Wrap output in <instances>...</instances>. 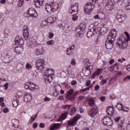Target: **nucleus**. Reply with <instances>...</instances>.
<instances>
[{"instance_id": "1", "label": "nucleus", "mask_w": 130, "mask_h": 130, "mask_svg": "<svg viewBox=\"0 0 130 130\" xmlns=\"http://www.w3.org/2000/svg\"><path fill=\"white\" fill-rule=\"evenodd\" d=\"M117 33L116 29H113L111 31V32L108 36V40L105 42L107 49H112L113 48V44H114L113 41H114L116 37Z\"/></svg>"}, {"instance_id": "2", "label": "nucleus", "mask_w": 130, "mask_h": 130, "mask_svg": "<svg viewBox=\"0 0 130 130\" xmlns=\"http://www.w3.org/2000/svg\"><path fill=\"white\" fill-rule=\"evenodd\" d=\"M92 2L94 3V6H98V7H100L101 4L103 3V0H92ZM94 5L90 2H88L85 4L84 7V12L85 14L87 15H90L91 12L93 11V8H94Z\"/></svg>"}, {"instance_id": "3", "label": "nucleus", "mask_w": 130, "mask_h": 130, "mask_svg": "<svg viewBox=\"0 0 130 130\" xmlns=\"http://www.w3.org/2000/svg\"><path fill=\"white\" fill-rule=\"evenodd\" d=\"M126 33L127 39L124 37L120 38L117 44V45H118V46L121 48V49L125 48L126 46H127L126 43L130 41L129 35L127 32Z\"/></svg>"}, {"instance_id": "4", "label": "nucleus", "mask_w": 130, "mask_h": 130, "mask_svg": "<svg viewBox=\"0 0 130 130\" xmlns=\"http://www.w3.org/2000/svg\"><path fill=\"white\" fill-rule=\"evenodd\" d=\"M44 62H45V61L43 58L39 59L36 61V68L40 73H43L46 69L44 66Z\"/></svg>"}, {"instance_id": "5", "label": "nucleus", "mask_w": 130, "mask_h": 130, "mask_svg": "<svg viewBox=\"0 0 130 130\" xmlns=\"http://www.w3.org/2000/svg\"><path fill=\"white\" fill-rule=\"evenodd\" d=\"M85 28H86V25L84 24H81L80 26L76 28V31L77 33V36H78V37H82V36H83V33H84Z\"/></svg>"}, {"instance_id": "6", "label": "nucleus", "mask_w": 130, "mask_h": 130, "mask_svg": "<svg viewBox=\"0 0 130 130\" xmlns=\"http://www.w3.org/2000/svg\"><path fill=\"white\" fill-rule=\"evenodd\" d=\"M102 121L104 125H107L108 126H111L113 123L112 120H111V118L108 116L104 117Z\"/></svg>"}, {"instance_id": "7", "label": "nucleus", "mask_w": 130, "mask_h": 130, "mask_svg": "<svg viewBox=\"0 0 130 130\" xmlns=\"http://www.w3.org/2000/svg\"><path fill=\"white\" fill-rule=\"evenodd\" d=\"M105 9L107 11H112L114 9V1L113 0H109L106 3Z\"/></svg>"}, {"instance_id": "8", "label": "nucleus", "mask_w": 130, "mask_h": 130, "mask_svg": "<svg viewBox=\"0 0 130 130\" xmlns=\"http://www.w3.org/2000/svg\"><path fill=\"white\" fill-rule=\"evenodd\" d=\"M27 15L29 17H33V18H38V13L37 11L34 8H29L28 12H27Z\"/></svg>"}, {"instance_id": "9", "label": "nucleus", "mask_w": 130, "mask_h": 130, "mask_svg": "<svg viewBox=\"0 0 130 130\" xmlns=\"http://www.w3.org/2000/svg\"><path fill=\"white\" fill-rule=\"evenodd\" d=\"M84 63L86 69V71L88 73V75L86 76H89V75L91 74V67H92V64L90 63V61H89V59H84Z\"/></svg>"}, {"instance_id": "10", "label": "nucleus", "mask_w": 130, "mask_h": 130, "mask_svg": "<svg viewBox=\"0 0 130 130\" xmlns=\"http://www.w3.org/2000/svg\"><path fill=\"white\" fill-rule=\"evenodd\" d=\"M80 117L81 115L79 114L76 115L75 117L68 121V124L69 125H75V124H76V122L78 121V119H80Z\"/></svg>"}, {"instance_id": "11", "label": "nucleus", "mask_w": 130, "mask_h": 130, "mask_svg": "<svg viewBox=\"0 0 130 130\" xmlns=\"http://www.w3.org/2000/svg\"><path fill=\"white\" fill-rule=\"evenodd\" d=\"M78 8H79V5L77 3H75L74 5L71 6V9L69 10V13L70 15L75 14L78 12Z\"/></svg>"}, {"instance_id": "12", "label": "nucleus", "mask_w": 130, "mask_h": 130, "mask_svg": "<svg viewBox=\"0 0 130 130\" xmlns=\"http://www.w3.org/2000/svg\"><path fill=\"white\" fill-rule=\"evenodd\" d=\"M23 36L25 40H29V27L27 25L24 26Z\"/></svg>"}, {"instance_id": "13", "label": "nucleus", "mask_w": 130, "mask_h": 130, "mask_svg": "<svg viewBox=\"0 0 130 130\" xmlns=\"http://www.w3.org/2000/svg\"><path fill=\"white\" fill-rule=\"evenodd\" d=\"M88 113L91 117H94L97 113H98V108L94 107L88 111Z\"/></svg>"}, {"instance_id": "14", "label": "nucleus", "mask_w": 130, "mask_h": 130, "mask_svg": "<svg viewBox=\"0 0 130 130\" xmlns=\"http://www.w3.org/2000/svg\"><path fill=\"white\" fill-rule=\"evenodd\" d=\"M74 92L75 91L73 88L68 90L67 93L66 100H73V95Z\"/></svg>"}, {"instance_id": "15", "label": "nucleus", "mask_w": 130, "mask_h": 130, "mask_svg": "<svg viewBox=\"0 0 130 130\" xmlns=\"http://www.w3.org/2000/svg\"><path fill=\"white\" fill-rule=\"evenodd\" d=\"M15 44L16 45H23L24 44V40L21 36H17L15 39Z\"/></svg>"}, {"instance_id": "16", "label": "nucleus", "mask_w": 130, "mask_h": 130, "mask_svg": "<svg viewBox=\"0 0 130 130\" xmlns=\"http://www.w3.org/2000/svg\"><path fill=\"white\" fill-rule=\"evenodd\" d=\"M45 52V49H44V47L41 46L37 48L36 50V55H43Z\"/></svg>"}, {"instance_id": "17", "label": "nucleus", "mask_w": 130, "mask_h": 130, "mask_svg": "<svg viewBox=\"0 0 130 130\" xmlns=\"http://www.w3.org/2000/svg\"><path fill=\"white\" fill-rule=\"evenodd\" d=\"M32 85H34V83L33 82H29L25 83V88L26 90H30L31 91H34L35 89H36V87H32Z\"/></svg>"}, {"instance_id": "18", "label": "nucleus", "mask_w": 130, "mask_h": 130, "mask_svg": "<svg viewBox=\"0 0 130 130\" xmlns=\"http://www.w3.org/2000/svg\"><path fill=\"white\" fill-rule=\"evenodd\" d=\"M44 71H45V73L47 76L52 77V76L54 75V70H53V69L46 68Z\"/></svg>"}, {"instance_id": "19", "label": "nucleus", "mask_w": 130, "mask_h": 130, "mask_svg": "<svg viewBox=\"0 0 130 130\" xmlns=\"http://www.w3.org/2000/svg\"><path fill=\"white\" fill-rule=\"evenodd\" d=\"M116 19L119 23H121L125 19V16L122 15L120 12H118L116 15Z\"/></svg>"}, {"instance_id": "20", "label": "nucleus", "mask_w": 130, "mask_h": 130, "mask_svg": "<svg viewBox=\"0 0 130 130\" xmlns=\"http://www.w3.org/2000/svg\"><path fill=\"white\" fill-rule=\"evenodd\" d=\"M53 10V12H55L57 9H59V5L56 2H52L50 3Z\"/></svg>"}, {"instance_id": "21", "label": "nucleus", "mask_w": 130, "mask_h": 130, "mask_svg": "<svg viewBox=\"0 0 130 130\" xmlns=\"http://www.w3.org/2000/svg\"><path fill=\"white\" fill-rule=\"evenodd\" d=\"M12 60V55L10 54H7L4 57V62L5 63H9Z\"/></svg>"}, {"instance_id": "22", "label": "nucleus", "mask_w": 130, "mask_h": 130, "mask_svg": "<svg viewBox=\"0 0 130 130\" xmlns=\"http://www.w3.org/2000/svg\"><path fill=\"white\" fill-rule=\"evenodd\" d=\"M87 104L89 105V106H91V107H95L96 106L95 101L93 98H91L87 100Z\"/></svg>"}, {"instance_id": "23", "label": "nucleus", "mask_w": 130, "mask_h": 130, "mask_svg": "<svg viewBox=\"0 0 130 130\" xmlns=\"http://www.w3.org/2000/svg\"><path fill=\"white\" fill-rule=\"evenodd\" d=\"M35 5L37 8H40V6L42 7L43 6V3H44V0H34Z\"/></svg>"}, {"instance_id": "24", "label": "nucleus", "mask_w": 130, "mask_h": 130, "mask_svg": "<svg viewBox=\"0 0 130 130\" xmlns=\"http://www.w3.org/2000/svg\"><path fill=\"white\" fill-rule=\"evenodd\" d=\"M45 6H46V10L47 12H48L50 14H51V13H52V12H53V10L52 9V7L50 3H47Z\"/></svg>"}, {"instance_id": "25", "label": "nucleus", "mask_w": 130, "mask_h": 130, "mask_svg": "<svg viewBox=\"0 0 130 130\" xmlns=\"http://www.w3.org/2000/svg\"><path fill=\"white\" fill-rule=\"evenodd\" d=\"M31 99H32V95L28 93H26L24 96V101L25 102H29L31 101Z\"/></svg>"}, {"instance_id": "26", "label": "nucleus", "mask_w": 130, "mask_h": 130, "mask_svg": "<svg viewBox=\"0 0 130 130\" xmlns=\"http://www.w3.org/2000/svg\"><path fill=\"white\" fill-rule=\"evenodd\" d=\"M60 127V123H53L52 125H50V130H54L57 129V128H59Z\"/></svg>"}, {"instance_id": "27", "label": "nucleus", "mask_w": 130, "mask_h": 130, "mask_svg": "<svg viewBox=\"0 0 130 130\" xmlns=\"http://www.w3.org/2000/svg\"><path fill=\"white\" fill-rule=\"evenodd\" d=\"M69 114V112H65L64 113L62 114L61 116L59 117L58 121H61V120H63V119H66L67 118V115Z\"/></svg>"}, {"instance_id": "28", "label": "nucleus", "mask_w": 130, "mask_h": 130, "mask_svg": "<svg viewBox=\"0 0 130 130\" xmlns=\"http://www.w3.org/2000/svg\"><path fill=\"white\" fill-rule=\"evenodd\" d=\"M108 31V28H106V27H103L100 28L99 32H100V33L102 34V35H105V34L107 33Z\"/></svg>"}, {"instance_id": "29", "label": "nucleus", "mask_w": 130, "mask_h": 130, "mask_svg": "<svg viewBox=\"0 0 130 130\" xmlns=\"http://www.w3.org/2000/svg\"><path fill=\"white\" fill-rule=\"evenodd\" d=\"M103 71V69H98L94 73H93V74L92 75L93 78H95L96 76H99V75H101V74L102 73Z\"/></svg>"}, {"instance_id": "30", "label": "nucleus", "mask_w": 130, "mask_h": 130, "mask_svg": "<svg viewBox=\"0 0 130 130\" xmlns=\"http://www.w3.org/2000/svg\"><path fill=\"white\" fill-rule=\"evenodd\" d=\"M107 112L108 115H111V116H112L113 114H114V111H113V109L111 108V107H109V108H108L107 109Z\"/></svg>"}, {"instance_id": "31", "label": "nucleus", "mask_w": 130, "mask_h": 130, "mask_svg": "<svg viewBox=\"0 0 130 130\" xmlns=\"http://www.w3.org/2000/svg\"><path fill=\"white\" fill-rule=\"evenodd\" d=\"M14 51L17 53V54H21L22 53V51H23V49L21 47H18L14 49Z\"/></svg>"}, {"instance_id": "32", "label": "nucleus", "mask_w": 130, "mask_h": 130, "mask_svg": "<svg viewBox=\"0 0 130 130\" xmlns=\"http://www.w3.org/2000/svg\"><path fill=\"white\" fill-rule=\"evenodd\" d=\"M19 122H20V121L18 119H14L12 120V123L15 127H19Z\"/></svg>"}, {"instance_id": "33", "label": "nucleus", "mask_w": 130, "mask_h": 130, "mask_svg": "<svg viewBox=\"0 0 130 130\" xmlns=\"http://www.w3.org/2000/svg\"><path fill=\"white\" fill-rule=\"evenodd\" d=\"M49 24H48V22H47V20H44L43 21H42L41 23V26L43 28H44V27H46L47 26H48Z\"/></svg>"}, {"instance_id": "34", "label": "nucleus", "mask_w": 130, "mask_h": 130, "mask_svg": "<svg viewBox=\"0 0 130 130\" xmlns=\"http://www.w3.org/2000/svg\"><path fill=\"white\" fill-rule=\"evenodd\" d=\"M77 110H78L77 108H76V107L72 108L71 109V111H70V114L71 115H74V114H76V112Z\"/></svg>"}, {"instance_id": "35", "label": "nucleus", "mask_w": 130, "mask_h": 130, "mask_svg": "<svg viewBox=\"0 0 130 130\" xmlns=\"http://www.w3.org/2000/svg\"><path fill=\"white\" fill-rule=\"evenodd\" d=\"M72 108V105H66L62 106V109H64L65 110H70Z\"/></svg>"}, {"instance_id": "36", "label": "nucleus", "mask_w": 130, "mask_h": 130, "mask_svg": "<svg viewBox=\"0 0 130 130\" xmlns=\"http://www.w3.org/2000/svg\"><path fill=\"white\" fill-rule=\"evenodd\" d=\"M77 14H78L77 12H76V13H73L72 14H71V16H72L73 21H77V19L78 18V15H77Z\"/></svg>"}, {"instance_id": "37", "label": "nucleus", "mask_w": 130, "mask_h": 130, "mask_svg": "<svg viewBox=\"0 0 130 130\" xmlns=\"http://www.w3.org/2000/svg\"><path fill=\"white\" fill-rule=\"evenodd\" d=\"M46 21L48 22V24L50 25V24L53 23V17H49L47 19Z\"/></svg>"}, {"instance_id": "38", "label": "nucleus", "mask_w": 130, "mask_h": 130, "mask_svg": "<svg viewBox=\"0 0 130 130\" xmlns=\"http://www.w3.org/2000/svg\"><path fill=\"white\" fill-rule=\"evenodd\" d=\"M107 81H108V78H106L105 79H102V81L100 82V85L101 86H104L107 83Z\"/></svg>"}, {"instance_id": "39", "label": "nucleus", "mask_w": 130, "mask_h": 130, "mask_svg": "<svg viewBox=\"0 0 130 130\" xmlns=\"http://www.w3.org/2000/svg\"><path fill=\"white\" fill-rule=\"evenodd\" d=\"M92 35H94L93 32L91 29H89L87 33V37H88V38H91Z\"/></svg>"}, {"instance_id": "40", "label": "nucleus", "mask_w": 130, "mask_h": 130, "mask_svg": "<svg viewBox=\"0 0 130 130\" xmlns=\"http://www.w3.org/2000/svg\"><path fill=\"white\" fill-rule=\"evenodd\" d=\"M67 72L69 76H72L74 74V71H73V69L71 68H68Z\"/></svg>"}, {"instance_id": "41", "label": "nucleus", "mask_w": 130, "mask_h": 130, "mask_svg": "<svg viewBox=\"0 0 130 130\" xmlns=\"http://www.w3.org/2000/svg\"><path fill=\"white\" fill-rule=\"evenodd\" d=\"M100 28H98L96 26H94L93 28V35H96L97 34V32H99Z\"/></svg>"}, {"instance_id": "42", "label": "nucleus", "mask_w": 130, "mask_h": 130, "mask_svg": "<svg viewBox=\"0 0 130 130\" xmlns=\"http://www.w3.org/2000/svg\"><path fill=\"white\" fill-rule=\"evenodd\" d=\"M45 81L47 83H50L52 81V76H47V78H45Z\"/></svg>"}, {"instance_id": "43", "label": "nucleus", "mask_w": 130, "mask_h": 130, "mask_svg": "<svg viewBox=\"0 0 130 130\" xmlns=\"http://www.w3.org/2000/svg\"><path fill=\"white\" fill-rule=\"evenodd\" d=\"M23 5H24V0H18L17 6L21 7L23 6Z\"/></svg>"}, {"instance_id": "44", "label": "nucleus", "mask_w": 130, "mask_h": 130, "mask_svg": "<svg viewBox=\"0 0 130 130\" xmlns=\"http://www.w3.org/2000/svg\"><path fill=\"white\" fill-rule=\"evenodd\" d=\"M13 106V107H18V105L19 104H18V101L17 100H14L12 102Z\"/></svg>"}, {"instance_id": "45", "label": "nucleus", "mask_w": 130, "mask_h": 130, "mask_svg": "<svg viewBox=\"0 0 130 130\" xmlns=\"http://www.w3.org/2000/svg\"><path fill=\"white\" fill-rule=\"evenodd\" d=\"M47 45H54V41L53 40H49L47 42Z\"/></svg>"}, {"instance_id": "46", "label": "nucleus", "mask_w": 130, "mask_h": 130, "mask_svg": "<svg viewBox=\"0 0 130 130\" xmlns=\"http://www.w3.org/2000/svg\"><path fill=\"white\" fill-rule=\"evenodd\" d=\"M114 68L116 71H118V66H117V63L114 64L112 67H111V69Z\"/></svg>"}, {"instance_id": "47", "label": "nucleus", "mask_w": 130, "mask_h": 130, "mask_svg": "<svg viewBox=\"0 0 130 130\" xmlns=\"http://www.w3.org/2000/svg\"><path fill=\"white\" fill-rule=\"evenodd\" d=\"M67 53L68 55H73V50H71L70 48H69L67 50Z\"/></svg>"}, {"instance_id": "48", "label": "nucleus", "mask_w": 130, "mask_h": 130, "mask_svg": "<svg viewBox=\"0 0 130 130\" xmlns=\"http://www.w3.org/2000/svg\"><path fill=\"white\" fill-rule=\"evenodd\" d=\"M79 91H76L75 92H74L73 93V95L72 96V100H74V99H75V98H76V96L77 95H79Z\"/></svg>"}, {"instance_id": "49", "label": "nucleus", "mask_w": 130, "mask_h": 130, "mask_svg": "<svg viewBox=\"0 0 130 130\" xmlns=\"http://www.w3.org/2000/svg\"><path fill=\"white\" fill-rule=\"evenodd\" d=\"M54 36V34L53 32H49L48 38H49V39H52Z\"/></svg>"}, {"instance_id": "50", "label": "nucleus", "mask_w": 130, "mask_h": 130, "mask_svg": "<svg viewBox=\"0 0 130 130\" xmlns=\"http://www.w3.org/2000/svg\"><path fill=\"white\" fill-rule=\"evenodd\" d=\"M36 119V118L34 116V115H32L31 117H30V119L29 120L30 123H32L33 121H34Z\"/></svg>"}, {"instance_id": "51", "label": "nucleus", "mask_w": 130, "mask_h": 130, "mask_svg": "<svg viewBox=\"0 0 130 130\" xmlns=\"http://www.w3.org/2000/svg\"><path fill=\"white\" fill-rule=\"evenodd\" d=\"M126 11H130V2L126 4Z\"/></svg>"}, {"instance_id": "52", "label": "nucleus", "mask_w": 130, "mask_h": 130, "mask_svg": "<svg viewBox=\"0 0 130 130\" xmlns=\"http://www.w3.org/2000/svg\"><path fill=\"white\" fill-rule=\"evenodd\" d=\"M53 95L55 97L58 96V95H59V91H58L57 89H56L55 90V91L54 92Z\"/></svg>"}, {"instance_id": "53", "label": "nucleus", "mask_w": 130, "mask_h": 130, "mask_svg": "<svg viewBox=\"0 0 130 130\" xmlns=\"http://www.w3.org/2000/svg\"><path fill=\"white\" fill-rule=\"evenodd\" d=\"M26 69H27V70H30V69H32V66H31L30 63H27L26 64Z\"/></svg>"}, {"instance_id": "54", "label": "nucleus", "mask_w": 130, "mask_h": 130, "mask_svg": "<svg viewBox=\"0 0 130 130\" xmlns=\"http://www.w3.org/2000/svg\"><path fill=\"white\" fill-rule=\"evenodd\" d=\"M58 26L63 30L64 28H66V25L64 24H63L62 23H60L58 24Z\"/></svg>"}, {"instance_id": "55", "label": "nucleus", "mask_w": 130, "mask_h": 130, "mask_svg": "<svg viewBox=\"0 0 130 130\" xmlns=\"http://www.w3.org/2000/svg\"><path fill=\"white\" fill-rule=\"evenodd\" d=\"M119 110H122V111H124V112H128L129 111V108L128 107H126L125 109H120Z\"/></svg>"}, {"instance_id": "56", "label": "nucleus", "mask_w": 130, "mask_h": 130, "mask_svg": "<svg viewBox=\"0 0 130 130\" xmlns=\"http://www.w3.org/2000/svg\"><path fill=\"white\" fill-rule=\"evenodd\" d=\"M118 61L119 62H121V63H122V62H123V61H125V58L122 57L121 59H119L118 60Z\"/></svg>"}, {"instance_id": "57", "label": "nucleus", "mask_w": 130, "mask_h": 130, "mask_svg": "<svg viewBox=\"0 0 130 130\" xmlns=\"http://www.w3.org/2000/svg\"><path fill=\"white\" fill-rule=\"evenodd\" d=\"M3 112H4V113H8V112H9V108H5L3 110Z\"/></svg>"}, {"instance_id": "58", "label": "nucleus", "mask_w": 130, "mask_h": 130, "mask_svg": "<svg viewBox=\"0 0 130 130\" xmlns=\"http://www.w3.org/2000/svg\"><path fill=\"white\" fill-rule=\"evenodd\" d=\"M104 22H108L109 21V17L108 16H106L104 18Z\"/></svg>"}, {"instance_id": "59", "label": "nucleus", "mask_w": 130, "mask_h": 130, "mask_svg": "<svg viewBox=\"0 0 130 130\" xmlns=\"http://www.w3.org/2000/svg\"><path fill=\"white\" fill-rule=\"evenodd\" d=\"M75 85H77V81L76 80H72L71 81V85L75 86Z\"/></svg>"}, {"instance_id": "60", "label": "nucleus", "mask_w": 130, "mask_h": 130, "mask_svg": "<svg viewBox=\"0 0 130 130\" xmlns=\"http://www.w3.org/2000/svg\"><path fill=\"white\" fill-rule=\"evenodd\" d=\"M110 72H112V73H115V72H117V70L113 68H111V67H110Z\"/></svg>"}, {"instance_id": "61", "label": "nucleus", "mask_w": 130, "mask_h": 130, "mask_svg": "<svg viewBox=\"0 0 130 130\" xmlns=\"http://www.w3.org/2000/svg\"><path fill=\"white\" fill-rule=\"evenodd\" d=\"M89 90H90V87H87L85 89H81L80 90V92H85L86 91H89Z\"/></svg>"}, {"instance_id": "62", "label": "nucleus", "mask_w": 130, "mask_h": 130, "mask_svg": "<svg viewBox=\"0 0 130 130\" xmlns=\"http://www.w3.org/2000/svg\"><path fill=\"white\" fill-rule=\"evenodd\" d=\"M37 126H38V123H34L32 125V127L33 128H34V129H35V128H36L37 127Z\"/></svg>"}, {"instance_id": "63", "label": "nucleus", "mask_w": 130, "mask_h": 130, "mask_svg": "<svg viewBox=\"0 0 130 130\" xmlns=\"http://www.w3.org/2000/svg\"><path fill=\"white\" fill-rule=\"evenodd\" d=\"M51 99L48 98V97H46L44 98V101L45 102H47L48 101H50Z\"/></svg>"}, {"instance_id": "64", "label": "nucleus", "mask_w": 130, "mask_h": 130, "mask_svg": "<svg viewBox=\"0 0 130 130\" xmlns=\"http://www.w3.org/2000/svg\"><path fill=\"white\" fill-rule=\"evenodd\" d=\"M119 120H120V117H116L115 118V121H116V122H118Z\"/></svg>"}]
</instances>
